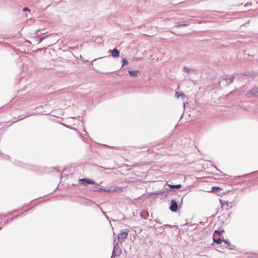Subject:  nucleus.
Here are the masks:
<instances>
[{"label": "nucleus", "instance_id": "f257e3e1", "mask_svg": "<svg viewBox=\"0 0 258 258\" xmlns=\"http://www.w3.org/2000/svg\"><path fill=\"white\" fill-rule=\"evenodd\" d=\"M118 242H115V240H114V244L111 258H113L114 257L118 256L121 254V250L120 248V247L118 246Z\"/></svg>", "mask_w": 258, "mask_h": 258}, {"label": "nucleus", "instance_id": "f03ea898", "mask_svg": "<svg viewBox=\"0 0 258 258\" xmlns=\"http://www.w3.org/2000/svg\"><path fill=\"white\" fill-rule=\"evenodd\" d=\"M128 229H126L125 231H122L118 235V243H121L122 241L125 239L128 235Z\"/></svg>", "mask_w": 258, "mask_h": 258}, {"label": "nucleus", "instance_id": "7ed1b4c3", "mask_svg": "<svg viewBox=\"0 0 258 258\" xmlns=\"http://www.w3.org/2000/svg\"><path fill=\"white\" fill-rule=\"evenodd\" d=\"M169 209L172 212H176L178 209V204L177 202L175 200H172L171 201L170 206L169 207Z\"/></svg>", "mask_w": 258, "mask_h": 258}, {"label": "nucleus", "instance_id": "20e7f679", "mask_svg": "<svg viewBox=\"0 0 258 258\" xmlns=\"http://www.w3.org/2000/svg\"><path fill=\"white\" fill-rule=\"evenodd\" d=\"M247 96L250 97H258V88H252L247 93Z\"/></svg>", "mask_w": 258, "mask_h": 258}, {"label": "nucleus", "instance_id": "39448f33", "mask_svg": "<svg viewBox=\"0 0 258 258\" xmlns=\"http://www.w3.org/2000/svg\"><path fill=\"white\" fill-rule=\"evenodd\" d=\"M80 182L81 184H84L85 185L89 184H96L95 181L91 179H87V178H82L80 180Z\"/></svg>", "mask_w": 258, "mask_h": 258}, {"label": "nucleus", "instance_id": "423d86ee", "mask_svg": "<svg viewBox=\"0 0 258 258\" xmlns=\"http://www.w3.org/2000/svg\"><path fill=\"white\" fill-rule=\"evenodd\" d=\"M104 190H103V192H115V191H120L122 190V188L121 187H115L114 188H113V189H106V188H104Z\"/></svg>", "mask_w": 258, "mask_h": 258}, {"label": "nucleus", "instance_id": "0eeeda50", "mask_svg": "<svg viewBox=\"0 0 258 258\" xmlns=\"http://www.w3.org/2000/svg\"><path fill=\"white\" fill-rule=\"evenodd\" d=\"M109 52H111L113 57H116L119 55V52L116 48H114L112 50H109Z\"/></svg>", "mask_w": 258, "mask_h": 258}, {"label": "nucleus", "instance_id": "6e6552de", "mask_svg": "<svg viewBox=\"0 0 258 258\" xmlns=\"http://www.w3.org/2000/svg\"><path fill=\"white\" fill-rule=\"evenodd\" d=\"M139 73V71H128V74L132 77H136Z\"/></svg>", "mask_w": 258, "mask_h": 258}, {"label": "nucleus", "instance_id": "1a4fd4ad", "mask_svg": "<svg viewBox=\"0 0 258 258\" xmlns=\"http://www.w3.org/2000/svg\"><path fill=\"white\" fill-rule=\"evenodd\" d=\"M175 96L176 97H177V98H178V97H181L182 98V100H183V99H184V98H185V94H184L183 93H182V92H181V93H179L178 92L176 91V92H175Z\"/></svg>", "mask_w": 258, "mask_h": 258}, {"label": "nucleus", "instance_id": "9d476101", "mask_svg": "<svg viewBox=\"0 0 258 258\" xmlns=\"http://www.w3.org/2000/svg\"><path fill=\"white\" fill-rule=\"evenodd\" d=\"M233 79L234 77L232 76H230L225 78L224 79L226 81L227 83L229 84L232 83Z\"/></svg>", "mask_w": 258, "mask_h": 258}, {"label": "nucleus", "instance_id": "9b49d317", "mask_svg": "<svg viewBox=\"0 0 258 258\" xmlns=\"http://www.w3.org/2000/svg\"><path fill=\"white\" fill-rule=\"evenodd\" d=\"M48 35L42 36L39 35L37 36V41L38 43H41Z\"/></svg>", "mask_w": 258, "mask_h": 258}, {"label": "nucleus", "instance_id": "f8f14e48", "mask_svg": "<svg viewBox=\"0 0 258 258\" xmlns=\"http://www.w3.org/2000/svg\"><path fill=\"white\" fill-rule=\"evenodd\" d=\"M213 241L217 244H221L222 243V240L221 238H216L215 236L213 237Z\"/></svg>", "mask_w": 258, "mask_h": 258}, {"label": "nucleus", "instance_id": "ddd939ff", "mask_svg": "<svg viewBox=\"0 0 258 258\" xmlns=\"http://www.w3.org/2000/svg\"><path fill=\"white\" fill-rule=\"evenodd\" d=\"M170 189H161L160 191H159L158 193H156V194H160L161 195H163L164 194H166V193L168 192Z\"/></svg>", "mask_w": 258, "mask_h": 258}, {"label": "nucleus", "instance_id": "4468645a", "mask_svg": "<svg viewBox=\"0 0 258 258\" xmlns=\"http://www.w3.org/2000/svg\"><path fill=\"white\" fill-rule=\"evenodd\" d=\"M188 25V24H186V23H184V24H179V23H176V25H175V27L176 28H179L180 27H185V26H187Z\"/></svg>", "mask_w": 258, "mask_h": 258}, {"label": "nucleus", "instance_id": "2eb2a0df", "mask_svg": "<svg viewBox=\"0 0 258 258\" xmlns=\"http://www.w3.org/2000/svg\"><path fill=\"white\" fill-rule=\"evenodd\" d=\"M170 187V188H179L181 187V184H176V185H168Z\"/></svg>", "mask_w": 258, "mask_h": 258}, {"label": "nucleus", "instance_id": "dca6fc26", "mask_svg": "<svg viewBox=\"0 0 258 258\" xmlns=\"http://www.w3.org/2000/svg\"><path fill=\"white\" fill-rule=\"evenodd\" d=\"M224 232L223 230H221V231L216 230L214 231V236H215L216 234H218L219 236H220L222 234V232Z\"/></svg>", "mask_w": 258, "mask_h": 258}, {"label": "nucleus", "instance_id": "f3484780", "mask_svg": "<svg viewBox=\"0 0 258 258\" xmlns=\"http://www.w3.org/2000/svg\"><path fill=\"white\" fill-rule=\"evenodd\" d=\"M92 191H94L102 192V191H103V190H104V189L103 188H97V187H95V188H94L92 189Z\"/></svg>", "mask_w": 258, "mask_h": 258}, {"label": "nucleus", "instance_id": "a211bd4d", "mask_svg": "<svg viewBox=\"0 0 258 258\" xmlns=\"http://www.w3.org/2000/svg\"><path fill=\"white\" fill-rule=\"evenodd\" d=\"M221 188L218 186H213L212 187V191L213 192H218L221 190Z\"/></svg>", "mask_w": 258, "mask_h": 258}, {"label": "nucleus", "instance_id": "6ab92c4d", "mask_svg": "<svg viewBox=\"0 0 258 258\" xmlns=\"http://www.w3.org/2000/svg\"><path fill=\"white\" fill-rule=\"evenodd\" d=\"M128 60L126 59H123L122 60V67L127 64H128Z\"/></svg>", "mask_w": 258, "mask_h": 258}, {"label": "nucleus", "instance_id": "aec40b11", "mask_svg": "<svg viewBox=\"0 0 258 258\" xmlns=\"http://www.w3.org/2000/svg\"><path fill=\"white\" fill-rule=\"evenodd\" d=\"M183 70L186 72V73H188L189 72L190 70H191V69L190 68H187L186 67H184L183 68Z\"/></svg>", "mask_w": 258, "mask_h": 258}, {"label": "nucleus", "instance_id": "412c9836", "mask_svg": "<svg viewBox=\"0 0 258 258\" xmlns=\"http://www.w3.org/2000/svg\"><path fill=\"white\" fill-rule=\"evenodd\" d=\"M223 241H224V243H225L226 244H227L228 245H230V243H229V241L228 239H223Z\"/></svg>", "mask_w": 258, "mask_h": 258}, {"label": "nucleus", "instance_id": "4be33fe9", "mask_svg": "<svg viewBox=\"0 0 258 258\" xmlns=\"http://www.w3.org/2000/svg\"><path fill=\"white\" fill-rule=\"evenodd\" d=\"M23 11H30V10H29V9L28 8L25 7V8H23Z\"/></svg>", "mask_w": 258, "mask_h": 258}, {"label": "nucleus", "instance_id": "5701e85b", "mask_svg": "<svg viewBox=\"0 0 258 258\" xmlns=\"http://www.w3.org/2000/svg\"><path fill=\"white\" fill-rule=\"evenodd\" d=\"M155 221H156V222H157H157L159 223L160 224H162L161 223H160V222H159V219H156V220H155Z\"/></svg>", "mask_w": 258, "mask_h": 258}, {"label": "nucleus", "instance_id": "b1692460", "mask_svg": "<svg viewBox=\"0 0 258 258\" xmlns=\"http://www.w3.org/2000/svg\"><path fill=\"white\" fill-rule=\"evenodd\" d=\"M251 5V3H247L246 5H244V6H249Z\"/></svg>", "mask_w": 258, "mask_h": 258}, {"label": "nucleus", "instance_id": "393cba45", "mask_svg": "<svg viewBox=\"0 0 258 258\" xmlns=\"http://www.w3.org/2000/svg\"><path fill=\"white\" fill-rule=\"evenodd\" d=\"M102 213L106 216V214H105V213L103 211V210L102 209H101Z\"/></svg>", "mask_w": 258, "mask_h": 258}, {"label": "nucleus", "instance_id": "a878e982", "mask_svg": "<svg viewBox=\"0 0 258 258\" xmlns=\"http://www.w3.org/2000/svg\"><path fill=\"white\" fill-rule=\"evenodd\" d=\"M164 226H169V227H171V225H165Z\"/></svg>", "mask_w": 258, "mask_h": 258}]
</instances>
